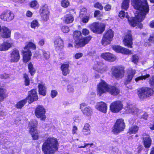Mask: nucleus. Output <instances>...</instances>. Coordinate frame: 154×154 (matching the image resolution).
<instances>
[{"instance_id": "f257e3e1", "label": "nucleus", "mask_w": 154, "mask_h": 154, "mask_svg": "<svg viewBox=\"0 0 154 154\" xmlns=\"http://www.w3.org/2000/svg\"><path fill=\"white\" fill-rule=\"evenodd\" d=\"M131 4L134 8L140 12L135 15L138 22L142 21L145 18L146 14L149 11V7L147 0H131Z\"/></svg>"}, {"instance_id": "f03ea898", "label": "nucleus", "mask_w": 154, "mask_h": 154, "mask_svg": "<svg viewBox=\"0 0 154 154\" xmlns=\"http://www.w3.org/2000/svg\"><path fill=\"white\" fill-rule=\"evenodd\" d=\"M58 143L54 137H48L43 143L42 150L45 154H53L58 149Z\"/></svg>"}, {"instance_id": "7ed1b4c3", "label": "nucleus", "mask_w": 154, "mask_h": 154, "mask_svg": "<svg viewBox=\"0 0 154 154\" xmlns=\"http://www.w3.org/2000/svg\"><path fill=\"white\" fill-rule=\"evenodd\" d=\"M119 91L120 90L118 88L115 86L108 85L103 80H101L98 85L97 94L99 96H101L103 94L107 92H109L112 95H116L119 94Z\"/></svg>"}, {"instance_id": "20e7f679", "label": "nucleus", "mask_w": 154, "mask_h": 154, "mask_svg": "<svg viewBox=\"0 0 154 154\" xmlns=\"http://www.w3.org/2000/svg\"><path fill=\"white\" fill-rule=\"evenodd\" d=\"M73 38L75 41V47L79 48L83 47L88 44L92 37L90 36H88L81 38V32L79 31H77L74 33Z\"/></svg>"}, {"instance_id": "39448f33", "label": "nucleus", "mask_w": 154, "mask_h": 154, "mask_svg": "<svg viewBox=\"0 0 154 154\" xmlns=\"http://www.w3.org/2000/svg\"><path fill=\"white\" fill-rule=\"evenodd\" d=\"M29 48L35 49L36 48L35 45L32 42H29L24 48L22 53L23 54V61L25 63L28 62L31 59L32 54L31 51L29 50Z\"/></svg>"}, {"instance_id": "423d86ee", "label": "nucleus", "mask_w": 154, "mask_h": 154, "mask_svg": "<svg viewBox=\"0 0 154 154\" xmlns=\"http://www.w3.org/2000/svg\"><path fill=\"white\" fill-rule=\"evenodd\" d=\"M37 121L36 120H32L29 122V133L34 140H37L39 137V131L36 129Z\"/></svg>"}, {"instance_id": "0eeeda50", "label": "nucleus", "mask_w": 154, "mask_h": 154, "mask_svg": "<svg viewBox=\"0 0 154 154\" xmlns=\"http://www.w3.org/2000/svg\"><path fill=\"white\" fill-rule=\"evenodd\" d=\"M125 127L123 119H120L117 120L112 131L113 133L117 134L123 131Z\"/></svg>"}, {"instance_id": "6e6552de", "label": "nucleus", "mask_w": 154, "mask_h": 154, "mask_svg": "<svg viewBox=\"0 0 154 154\" xmlns=\"http://www.w3.org/2000/svg\"><path fill=\"white\" fill-rule=\"evenodd\" d=\"M153 90L148 88H142L138 90V95L140 99H143L152 95L153 93Z\"/></svg>"}, {"instance_id": "1a4fd4ad", "label": "nucleus", "mask_w": 154, "mask_h": 154, "mask_svg": "<svg viewBox=\"0 0 154 154\" xmlns=\"http://www.w3.org/2000/svg\"><path fill=\"white\" fill-rule=\"evenodd\" d=\"M119 16L121 19H123L125 17L126 18L128 19L129 24L131 26L133 27L137 26L139 23L140 22L137 21V20L136 19V17H132L129 18L127 13H125L124 11H120L119 13Z\"/></svg>"}, {"instance_id": "9d476101", "label": "nucleus", "mask_w": 154, "mask_h": 154, "mask_svg": "<svg viewBox=\"0 0 154 154\" xmlns=\"http://www.w3.org/2000/svg\"><path fill=\"white\" fill-rule=\"evenodd\" d=\"M113 32L111 29H109L104 35L101 40V44L104 46L110 43L113 37Z\"/></svg>"}, {"instance_id": "9b49d317", "label": "nucleus", "mask_w": 154, "mask_h": 154, "mask_svg": "<svg viewBox=\"0 0 154 154\" xmlns=\"http://www.w3.org/2000/svg\"><path fill=\"white\" fill-rule=\"evenodd\" d=\"M45 109L42 105H38L35 111L36 116L38 118H40L41 120H44L45 119Z\"/></svg>"}, {"instance_id": "f8f14e48", "label": "nucleus", "mask_w": 154, "mask_h": 154, "mask_svg": "<svg viewBox=\"0 0 154 154\" xmlns=\"http://www.w3.org/2000/svg\"><path fill=\"white\" fill-rule=\"evenodd\" d=\"M105 26L102 23H94L90 26L91 30L94 32L98 34L102 33L105 30Z\"/></svg>"}, {"instance_id": "ddd939ff", "label": "nucleus", "mask_w": 154, "mask_h": 154, "mask_svg": "<svg viewBox=\"0 0 154 154\" xmlns=\"http://www.w3.org/2000/svg\"><path fill=\"white\" fill-rule=\"evenodd\" d=\"M111 74L117 79L122 78L124 72L123 69L118 66H113L111 69Z\"/></svg>"}, {"instance_id": "4468645a", "label": "nucleus", "mask_w": 154, "mask_h": 154, "mask_svg": "<svg viewBox=\"0 0 154 154\" xmlns=\"http://www.w3.org/2000/svg\"><path fill=\"white\" fill-rule=\"evenodd\" d=\"M123 107V105L122 102L118 100L112 103L110 105V108L112 112L117 113L122 110Z\"/></svg>"}, {"instance_id": "2eb2a0df", "label": "nucleus", "mask_w": 154, "mask_h": 154, "mask_svg": "<svg viewBox=\"0 0 154 154\" xmlns=\"http://www.w3.org/2000/svg\"><path fill=\"white\" fill-rule=\"evenodd\" d=\"M14 17V14L10 10L3 11L0 15V18L4 21H10Z\"/></svg>"}, {"instance_id": "dca6fc26", "label": "nucleus", "mask_w": 154, "mask_h": 154, "mask_svg": "<svg viewBox=\"0 0 154 154\" xmlns=\"http://www.w3.org/2000/svg\"><path fill=\"white\" fill-rule=\"evenodd\" d=\"M40 11L42 20L45 21L48 20L49 19V12L47 5L45 4L42 6L40 9Z\"/></svg>"}, {"instance_id": "f3484780", "label": "nucleus", "mask_w": 154, "mask_h": 154, "mask_svg": "<svg viewBox=\"0 0 154 154\" xmlns=\"http://www.w3.org/2000/svg\"><path fill=\"white\" fill-rule=\"evenodd\" d=\"M80 108L82 113L87 116H91L93 113L92 109L89 106H87L84 103L80 104Z\"/></svg>"}, {"instance_id": "a211bd4d", "label": "nucleus", "mask_w": 154, "mask_h": 154, "mask_svg": "<svg viewBox=\"0 0 154 154\" xmlns=\"http://www.w3.org/2000/svg\"><path fill=\"white\" fill-rule=\"evenodd\" d=\"M125 111L127 113H131L133 115H138L139 111V109L134 106L131 104H127L126 107H125Z\"/></svg>"}, {"instance_id": "6ab92c4d", "label": "nucleus", "mask_w": 154, "mask_h": 154, "mask_svg": "<svg viewBox=\"0 0 154 154\" xmlns=\"http://www.w3.org/2000/svg\"><path fill=\"white\" fill-rule=\"evenodd\" d=\"M35 89H32L29 91L28 95L26 98V100H29L28 102L31 103L37 100L38 98L37 93Z\"/></svg>"}, {"instance_id": "aec40b11", "label": "nucleus", "mask_w": 154, "mask_h": 154, "mask_svg": "<svg viewBox=\"0 0 154 154\" xmlns=\"http://www.w3.org/2000/svg\"><path fill=\"white\" fill-rule=\"evenodd\" d=\"M94 69L97 72L102 73L106 71V69L104 67L103 64L102 62L95 61Z\"/></svg>"}, {"instance_id": "412c9836", "label": "nucleus", "mask_w": 154, "mask_h": 154, "mask_svg": "<svg viewBox=\"0 0 154 154\" xmlns=\"http://www.w3.org/2000/svg\"><path fill=\"white\" fill-rule=\"evenodd\" d=\"M95 108L98 110L106 113L107 109V104L103 102H100L97 103Z\"/></svg>"}, {"instance_id": "4be33fe9", "label": "nucleus", "mask_w": 154, "mask_h": 154, "mask_svg": "<svg viewBox=\"0 0 154 154\" xmlns=\"http://www.w3.org/2000/svg\"><path fill=\"white\" fill-rule=\"evenodd\" d=\"M11 62H17L20 59V55L18 50H13L11 54Z\"/></svg>"}, {"instance_id": "5701e85b", "label": "nucleus", "mask_w": 154, "mask_h": 154, "mask_svg": "<svg viewBox=\"0 0 154 154\" xmlns=\"http://www.w3.org/2000/svg\"><path fill=\"white\" fill-rule=\"evenodd\" d=\"M113 49L116 52L121 53L124 54H131V51L120 46H114L113 47Z\"/></svg>"}, {"instance_id": "b1692460", "label": "nucleus", "mask_w": 154, "mask_h": 154, "mask_svg": "<svg viewBox=\"0 0 154 154\" xmlns=\"http://www.w3.org/2000/svg\"><path fill=\"white\" fill-rule=\"evenodd\" d=\"M142 138L144 146L146 148H149L151 144V140L150 137L148 135L143 134L142 135Z\"/></svg>"}, {"instance_id": "393cba45", "label": "nucleus", "mask_w": 154, "mask_h": 154, "mask_svg": "<svg viewBox=\"0 0 154 154\" xmlns=\"http://www.w3.org/2000/svg\"><path fill=\"white\" fill-rule=\"evenodd\" d=\"M135 73V71L134 69H131L128 71V75L125 80V85H126L130 83Z\"/></svg>"}, {"instance_id": "a878e982", "label": "nucleus", "mask_w": 154, "mask_h": 154, "mask_svg": "<svg viewBox=\"0 0 154 154\" xmlns=\"http://www.w3.org/2000/svg\"><path fill=\"white\" fill-rule=\"evenodd\" d=\"M11 31L10 29L5 26L1 28L0 26V34L2 37L4 38H8L10 36Z\"/></svg>"}, {"instance_id": "bb28decb", "label": "nucleus", "mask_w": 154, "mask_h": 154, "mask_svg": "<svg viewBox=\"0 0 154 154\" xmlns=\"http://www.w3.org/2000/svg\"><path fill=\"white\" fill-rule=\"evenodd\" d=\"M54 47L57 50H60L64 46L63 40L60 37L57 38L54 41Z\"/></svg>"}, {"instance_id": "cd10ccee", "label": "nucleus", "mask_w": 154, "mask_h": 154, "mask_svg": "<svg viewBox=\"0 0 154 154\" xmlns=\"http://www.w3.org/2000/svg\"><path fill=\"white\" fill-rule=\"evenodd\" d=\"M101 56L103 58L107 61H113L116 60L115 56L109 52L103 53L101 54Z\"/></svg>"}, {"instance_id": "c85d7f7f", "label": "nucleus", "mask_w": 154, "mask_h": 154, "mask_svg": "<svg viewBox=\"0 0 154 154\" xmlns=\"http://www.w3.org/2000/svg\"><path fill=\"white\" fill-rule=\"evenodd\" d=\"M124 43L125 46L132 48V38L131 35L130 33H129L125 36L124 40Z\"/></svg>"}, {"instance_id": "c756f323", "label": "nucleus", "mask_w": 154, "mask_h": 154, "mask_svg": "<svg viewBox=\"0 0 154 154\" xmlns=\"http://www.w3.org/2000/svg\"><path fill=\"white\" fill-rule=\"evenodd\" d=\"M38 88L39 93L40 94L43 96L46 95V88L43 83H38Z\"/></svg>"}, {"instance_id": "7c9ffc66", "label": "nucleus", "mask_w": 154, "mask_h": 154, "mask_svg": "<svg viewBox=\"0 0 154 154\" xmlns=\"http://www.w3.org/2000/svg\"><path fill=\"white\" fill-rule=\"evenodd\" d=\"M69 65L68 64H63L61 66L60 68L62 71V74L64 76H66L69 72Z\"/></svg>"}, {"instance_id": "2f4dec72", "label": "nucleus", "mask_w": 154, "mask_h": 154, "mask_svg": "<svg viewBox=\"0 0 154 154\" xmlns=\"http://www.w3.org/2000/svg\"><path fill=\"white\" fill-rule=\"evenodd\" d=\"M74 20L73 16L70 14L66 15L63 19V21L64 23L67 24L72 23Z\"/></svg>"}, {"instance_id": "473e14b6", "label": "nucleus", "mask_w": 154, "mask_h": 154, "mask_svg": "<svg viewBox=\"0 0 154 154\" xmlns=\"http://www.w3.org/2000/svg\"><path fill=\"white\" fill-rule=\"evenodd\" d=\"M11 46V44L7 42H3L0 46V50L4 51L8 50Z\"/></svg>"}, {"instance_id": "72a5a7b5", "label": "nucleus", "mask_w": 154, "mask_h": 154, "mask_svg": "<svg viewBox=\"0 0 154 154\" xmlns=\"http://www.w3.org/2000/svg\"><path fill=\"white\" fill-rule=\"evenodd\" d=\"M139 129V127L138 126L133 125L129 128L128 133L129 134H136L137 132Z\"/></svg>"}, {"instance_id": "f704fd0d", "label": "nucleus", "mask_w": 154, "mask_h": 154, "mask_svg": "<svg viewBox=\"0 0 154 154\" xmlns=\"http://www.w3.org/2000/svg\"><path fill=\"white\" fill-rule=\"evenodd\" d=\"M90 127V125L88 123H86L85 124L82 129V132L84 134L87 135L90 134L91 131Z\"/></svg>"}, {"instance_id": "c9c22d12", "label": "nucleus", "mask_w": 154, "mask_h": 154, "mask_svg": "<svg viewBox=\"0 0 154 154\" xmlns=\"http://www.w3.org/2000/svg\"><path fill=\"white\" fill-rule=\"evenodd\" d=\"M7 97L6 90L0 86V101H2Z\"/></svg>"}, {"instance_id": "e433bc0d", "label": "nucleus", "mask_w": 154, "mask_h": 154, "mask_svg": "<svg viewBox=\"0 0 154 154\" xmlns=\"http://www.w3.org/2000/svg\"><path fill=\"white\" fill-rule=\"evenodd\" d=\"M26 99H24L17 102L15 105V107L17 109H21L26 103Z\"/></svg>"}, {"instance_id": "4c0bfd02", "label": "nucleus", "mask_w": 154, "mask_h": 154, "mask_svg": "<svg viewBox=\"0 0 154 154\" xmlns=\"http://www.w3.org/2000/svg\"><path fill=\"white\" fill-rule=\"evenodd\" d=\"M130 0H123L122 4V9L127 10L129 7Z\"/></svg>"}, {"instance_id": "58836bf2", "label": "nucleus", "mask_w": 154, "mask_h": 154, "mask_svg": "<svg viewBox=\"0 0 154 154\" xmlns=\"http://www.w3.org/2000/svg\"><path fill=\"white\" fill-rule=\"evenodd\" d=\"M29 72L32 75H33L35 72V70L33 67V65L31 62L29 63L28 66Z\"/></svg>"}, {"instance_id": "ea45409f", "label": "nucleus", "mask_w": 154, "mask_h": 154, "mask_svg": "<svg viewBox=\"0 0 154 154\" xmlns=\"http://www.w3.org/2000/svg\"><path fill=\"white\" fill-rule=\"evenodd\" d=\"M149 76L150 75L147 74L144 75H142L141 76L138 77L136 78L135 79V81L137 82L140 80L146 79L149 78Z\"/></svg>"}, {"instance_id": "a19ab883", "label": "nucleus", "mask_w": 154, "mask_h": 154, "mask_svg": "<svg viewBox=\"0 0 154 154\" xmlns=\"http://www.w3.org/2000/svg\"><path fill=\"white\" fill-rule=\"evenodd\" d=\"M23 78L24 79L25 85L26 86L29 85L30 83V79L28 75L26 73L24 74Z\"/></svg>"}, {"instance_id": "79ce46f5", "label": "nucleus", "mask_w": 154, "mask_h": 154, "mask_svg": "<svg viewBox=\"0 0 154 154\" xmlns=\"http://www.w3.org/2000/svg\"><path fill=\"white\" fill-rule=\"evenodd\" d=\"M39 26V24L37 20H34L31 23V27L32 28L35 29L36 28H38Z\"/></svg>"}, {"instance_id": "37998d69", "label": "nucleus", "mask_w": 154, "mask_h": 154, "mask_svg": "<svg viewBox=\"0 0 154 154\" xmlns=\"http://www.w3.org/2000/svg\"><path fill=\"white\" fill-rule=\"evenodd\" d=\"M41 51H42V52L45 59L46 60L49 59L50 57L49 53L48 52L46 51L43 50H42Z\"/></svg>"}, {"instance_id": "c03bdc74", "label": "nucleus", "mask_w": 154, "mask_h": 154, "mask_svg": "<svg viewBox=\"0 0 154 154\" xmlns=\"http://www.w3.org/2000/svg\"><path fill=\"white\" fill-rule=\"evenodd\" d=\"M69 5V2L68 0H63L61 2V6L64 8L67 7Z\"/></svg>"}, {"instance_id": "a18cd8bd", "label": "nucleus", "mask_w": 154, "mask_h": 154, "mask_svg": "<svg viewBox=\"0 0 154 154\" xmlns=\"http://www.w3.org/2000/svg\"><path fill=\"white\" fill-rule=\"evenodd\" d=\"M61 29L62 31L64 33H67L69 31V27L65 26H62Z\"/></svg>"}, {"instance_id": "49530a36", "label": "nucleus", "mask_w": 154, "mask_h": 154, "mask_svg": "<svg viewBox=\"0 0 154 154\" xmlns=\"http://www.w3.org/2000/svg\"><path fill=\"white\" fill-rule=\"evenodd\" d=\"M139 59L138 56L136 55H134L132 57V61L134 63H136L138 62Z\"/></svg>"}, {"instance_id": "de8ad7c7", "label": "nucleus", "mask_w": 154, "mask_h": 154, "mask_svg": "<svg viewBox=\"0 0 154 154\" xmlns=\"http://www.w3.org/2000/svg\"><path fill=\"white\" fill-rule=\"evenodd\" d=\"M9 77V75L8 74L4 73L0 75V78L1 79H6Z\"/></svg>"}, {"instance_id": "09e8293b", "label": "nucleus", "mask_w": 154, "mask_h": 154, "mask_svg": "<svg viewBox=\"0 0 154 154\" xmlns=\"http://www.w3.org/2000/svg\"><path fill=\"white\" fill-rule=\"evenodd\" d=\"M90 19L89 16H85L83 17L82 18V21L84 23L88 22Z\"/></svg>"}, {"instance_id": "8fccbe9b", "label": "nucleus", "mask_w": 154, "mask_h": 154, "mask_svg": "<svg viewBox=\"0 0 154 154\" xmlns=\"http://www.w3.org/2000/svg\"><path fill=\"white\" fill-rule=\"evenodd\" d=\"M86 9L85 8H82L80 12V16L82 17V15H85L86 14Z\"/></svg>"}, {"instance_id": "3c124183", "label": "nucleus", "mask_w": 154, "mask_h": 154, "mask_svg": "<svg viewBox=\"0 0 154 154\" xmlns=\"http://www.w3.org/2000/svg\"><path fill=\"white\" fill-rule=\"evenodd\" d=\"M37 3L38 2L36 1H32L30 3L29 6L31 8H33L36 6Z\"/></svg>"}, {"instance_id": "603ef678", "label": "nucleus", "mask_w": 154, "mask_h": 154, "mask_svg": "<svg viewBox=\"0 0 154 154\" xmlns=\"http://www.w3.org/2000/svg\"><path fill=\"white\" fill-rule=\"evenodd\" d=\"M94 7L101 10L103 9V6L99 2H97L94 5Z\"/></svg>"}, {"instance_id": "864d4df0", "label": "nucleus", "mask_w": 154, "mask_h": 154, "mask_svg": "<svg viewBox=\"0 0 154 154\" xmlns=\"http://www.w3.org/2000/svg\"><path fill=\"white\" fill-rule=\"evenodd\" d=\"M89 30L87 29H83L82 30V33L84 35H87L89 34Z\"/></svg>"}, {"instance_id": "5fc2aeb1", "label": "nucleus", "mask_w": 154, "mask_h": 154, "mask_svg": "<svg viewBox=\"0 0 154 154\" xmlns=\"http://www.w3.org/2000/svg\"><path fill=\"white\" fill-rule=\"evenodd\" d=\"M57 94V92L55 90L51 91V95L52 98H53L55 97Z\"/></svg>"}, {"instance_id": "6e6d98bb", "label": "nucleus", "mask_w": 154, "mask_h": 154, "mask_svg": "<svg viewBox=\"0 0 154 154\" xmlns=\"http://www.w3.org/2000/svg\"><path fill=\"white\" fill-rule=\"evenodd\" d=\"M67 90L69 92H73L74 91L73 88L70 85L67 86Z\"/></svg>"}, {"instance_id": "4d7b16f0", "label": "nucleus", "mask_w": 154, "mask_h": 154, "mask_svg": "<svg viewBox=\"0 0 154 154\" xmlns=\"http://www.w3.org/2000/svg\"><path fill=\"white\" fill-rule=\"evenodd\" d=\"M83 56V54L81 53H76L75 55V57L76 59H78Z\"/></svg>"}, {"instance_id": "13d9d810", "label": "nucleus", "mask_w": 154, "mask_h": 154, "mask_svg": "<svg viewBox=\"0 0 154 154\" xmlns=\"http://www.w3.org/2000/svg\"><path fill=\"white\" fill-rule=\"evenodd\" d=\"M149 83L151 85L153 86L154 85V76H152L150 79Z\"/></svg>"}, {"instance_id": "bf43d9fd", "label": "nucleus", "mask_w": 154, "mask_h": 154, "mask_svg": "<svg viewBox=\"0 0 154 154\" xmlns=\"http://www.w3.org/2000/svg\"><path fill=\"white\" fill-rule=\"evenodd\" d=\"M93 145V143H92L91 144L85 143V145L84 146H79V147L80 148H84L86 147L87 146H88L89 145H90V146L91 147Z\"/></svg>"}, {"instance_id": "052dcab7", "label": "nucleus", "mask_w": 154, "mask_h": 154, "mask_svg": "<svg viewBox=\"0 0 154 154\" xmlns=\"http://www.w3.org/2000/svg\"><path fill=\"white\" fill-rule=\"evenodd\" d=\"M104 8L106 11H109L111 9V6L109 4L106 5L104 7Z\"/></svg>"}, {"instance_id": "680f3d73", "label": "nucleus", "mask_w": 154, "mask_h": 154, "mask_svg": "<svg viewBox=\"0 0 154 154\" xmlns=\"http://www.w3.org/2000/svg\"><path fill=\"white\" fill-rule=\"evenodd\" d=\"M100 12L99 11L97 10L94 12V16L95 17L97 16H99L100 15Z\"/></svg>"}, {"instance_id": "e2e57ef3", "label": "nucleus", "mask_w": 154, "mask_h": 154, "mask_svg": "<svg viewBox=\"0 0 154 154\" xmlns=\"http://www.w3.org/2000/svg\"><path fill=\"white\" fill-rule=\"evenodd\" d=\"M112 152L113 153L117 154L118 153L119 149L116 147H114L112 148Z\"/></svg>"}, {"instance_id": "0e129e2a", "label": "nucleus", "mask_w": 154, "mask_h": 154, "mask_svg": "<svg viewBox=\"0 0 154 154\" xmlns=\"http://www.w3.org/2000/svg\"><path fill=\"white\" fill-rule=\"evenodd\" d=\"M77 130V128L76 126H74L72 130V133L73 134H75Z\"/></svg>"}, {"instance_id": "69168bd1", "label": "nucleus", "mask_w": 154, "mask_h": 154, "mask_svg": "<svg viewBox=\"0 0 154 154\" xmlns=\"http://www.w3.org/2000/svg\"><path fill=\"white\" fill-rule=\"evenodd\" d=\"M44 40L43 39H41L38 42V44L41 46H42L44 44Z\"/></svg>"}, {"instance_id": "338daca9", "label": "nucleus", "mask_w": 154, "mask_h": 154, "mask_svg": "<svg viewBox=\"0 0 154 154\" xmlns=\"http://www.w3.org/2000/svg\"><path fill=\"white\" fill-rule=\"evenodd\" d=\"M149 41L150 42L154 43V36H151L149 39Z\"/></svg>"}, {"instance_id": "774afa93", "label": "nucleus", "mask_w": 154, "mask_h": 154, "mask_svg": "<svg viewBox=\"0 0 154 154\" xmlns=\"http://www.w3.org/2000/svg\"><path fill=\"white\" fill-rule=\"evenodd\" d=\"M149 26L152 28H154V20L151 21L149 23Z\"/></svg>"}]
</instances>
